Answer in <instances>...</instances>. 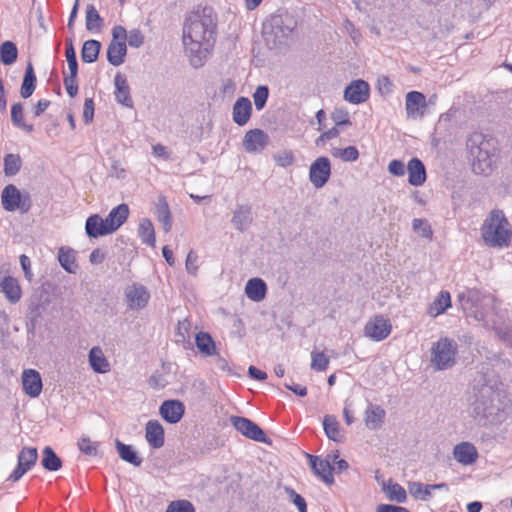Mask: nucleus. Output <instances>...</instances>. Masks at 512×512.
Instances as JSON below:
<instances>
[{
    "instance_id": "nucleus-1",
    "label": "nucleus",
    "mask_w": 512,
    "mask_h": 512,
    "mask_svg": "<svg viewBox=\"0 0 512 512\" xmlns=\"http://www.w3.org/2000/svg\"><path fill=\"white\" fill-rule=\"evenodd\" d=\"M216 18L211 8H204L201 15L197 14L186 19L183 29V44L190 64L200 68L205 64L216 41Z\"/></svg>"
},
{
    "instance_id": "nucleus-2",
    "label": "nucleus",
    "mask_w": 512,
    "mask_h": 512,
    "mask_svg": "<svg viewBox=\"0 0 512 512\" xmlns=\"http://www.w3.org/2000/svg\"><path fill=\"white\" fill-rule=\"evenodd\" d=\"M466 149L474 174L490 176L500 159V145L492 135L474 131L466 139Z\"/></svg>"
},
{
    "instance_id": "nucleus-3",
    "label": "nucleus",
    "mask_w": 512,
    "mask_h": 512,
    "mask_svg": "<svg viewBox=\"0 0 512 512\" xmlns=\"http://www.w3.org/2000/svg\"><path fill=\"white\" fill-rule=\"evenodd\" d=\"M481 237L489 247H508L512 241L511 225L504 212L500 209L492 210L480 228Z\"/></svg>"
},
{
    "instance_id": "nucleus-4",
    "label": "nucleus",
    "mask_w": 512,
    "mask_h": 512,
    "mask_svg": "<svg viewBox=\"0 0 512 512\" xmlns=\"http://www.w3.org/2000/svg\"><path fill=\"white\" fill-rule=\"evenodd\" d=\"M297 27V21L289 13L273 14L263 23V36L270 48L285 44Z\"/></svg>"
},
{
    "instance_id": "nucleus-5",
    "label": "nucleus",
    "mask_w": 512,
    "mask_h": 512,
    "mask_svg": "<svg viewBox=\"0 0 512 512\" xmlns=\"http://www.w3.org/2000/svg\"><path fill=\"white\" fill-rule=\"evenodd\" d=\"M458 344L454 339L441 337L431 348V363L438 371L452 368L456 364Z\"/></svg>"
},
{
    "instance_id": "nucleus-6",
    "label": "nucleus",
    "mask_w": 512,
    "mask_h": 512,
    "mask_svg": "<svg viewBox=\"0 0 512 512\" xmlns=\"http://www.w3.org/2000/svg\"><path fill=\"white\" fill-rule=\"evenodd\" d=\"M230 423L239 433L248 439L259 443H271L265 431L249 418L232 415L230 417Z\"/></svg>"
},
{
    "instance_id": "nucleus-7",
    "label": "nucleus",
    "mask_w": 512,
    "mask_h": 512,
    "mask_svg": "<svg viewBox=\"0 0 512 512\" xmlns=\"http://www.w3.org/2000/svg\"><path fill=\"white\" fill-rule=\"evenodd\" d=\"M331 176V162L328 157L316 158L309 168V181L316 188L320 189L326 185Z\"/></svg>"
},
{
    "instance_id": "nucleus-8",
    "label": "nucleus",
    "mask_w": 512,
    "mask_h": 512,
    "mask_svg": "<svg viewBox=\"0 0 512 512\" xmlns=\"http://www.w3.org/2000/svg\"><path fill=\"white\" fill-rule=\"evenodd\" d=\"M391 330L392 326L390 321L382 315H376L366 323L364 334L371 340L380 342L389 336Z\"/></svg>"
},
{
    "instance_id": "nucleus-9",
    "label": "nucleus",
    "mask_w": 512,
    "mask_h": 512,
    "mask_svg": "<svg viewBox=\"0 0 512 512\" xmlns=\"http://www.w3.org/2000/svg\"><path fill=\"white\" fill-rule=\"evenodd\" d=\"M125 299L129 309L141 310L145 308L150 300V292L139 283H133L125 289Z\"/></svg>"
},
{
    "instance_id": "nucleus-10",
    "label": "nucleus",
    "mask_w": 512,
    "mask_h": 512,
    "mask_svg": "<svg viewBox=\"0 0 512 512\" xmlns=\"http://www.w3.org/2000/svg\"><path fill=\"white\" fill-rule=\"evenodd\" d=\"M242 144L246 152L260 153L269 144V136L262 129H251L245 133Z\"/></svg>"
},
{
    "instance_id": "nucleus-11",
    "label": "nucleus",
    "mask_w": 512,
    "mask_h": 512,
    "mask_svg": "<svg viewBox=\"0 0 512 512\" xmlns=\"http://www.w3.org/2000/svg\"><path fill=\"white\" fill-rule=\"evenodd\" d=\"M369 84L362 79L353 80L344 90V99L351 104H361L368 100Z\"/></svg>"
},
{
    "instance_id": "nucleus-12",
    "label": "nucleus",
    "mask_w": 512,
    "mask_h": 512,
    "mask_svg": "<svg viewBox=\"0 0 512 512\" xmlns=\"http://www.w3.org/2000/svg\"><path fill=\"white\" fill-rule=\"evenodd\" d=\"M309 465L313 473L319 477L324 483L332 485L334 483L333 470L334 467L331 465L329 459H323L319 456H315L307 453Z\"/></svg>"
},
{
    "instance_id": "nucleus-13",
    "label": "nucleus",
    "mask_w": 512,
    "mask_h": 512,
    "mask_svg": "<svg viewBox=\"0 0 512 512\" xmlns=\"http://www.w3.org/2000/svg\"><path fill=\"white\" fill-rule=\"evenodd\" d=\"M185 413L184 404L176 399L165 400L159 407V414L169 424L178 423Z\"/></svg>"
},
{
    "instance_id": "nucleus-14",
    "label": "nucleus",
    "mask_w": 512,
    "mask_h": 512,
    "mask_svg": "<svg viewBox=\"0 0 512 512\" xmlns=\"http://www.w3.org/2000/svg\"><path fill=\"white\" fill-rule=\"evenodd\" d=\"M409 492L416 499L420 501H429L432 499L433 490L449 491V485L445 482L436 484H423L421 482L409 483Z\"/></svg>"
},
{
    "instance_id": "nucleus-15",
    "label": "nucleus",
    "mask_w": 512,
    "mask_h": 512,
    "mask_svg": "<svg viewBox=\"0 0 512 512\" xmlns=\"http://www.w3.org/2000/svg\"><path fill=\"white\" fill-rule=\"evenodd\" d=\"M453 458L461 465L469 466L478 459V450L475 445L468 441H462L453 448Z\"/></svg>"
},
{
    "instance_id": "nucleus-16",
    "label": "nucleus",
    "mask_w": 512,
    "mask_h": 512,
    "mask_svg": "<svg viewBox=\"0 0 512 512\" xmlns=\"http://www.w3.org/2000/svg\"><path fill=\"white\" fill-rule=\"evenodd\" d=\"M22 386L25 394L32 398L38 397L43 389L40 373L35 369H25L22 373Z\"/></svg>"
},
{
    "instance_id": "nucleus-17",
    "label": "nucleus",
    "mask_w": 512,
    "mask_h": 512,
    "mask_svg": "<svg viewBox=\"0 0 512 512\" xmlns=\"http://www.w3.org/2000/svg\"><path fill=\"white\" fill-rule=\"evenodd\" d=\"M85 232L89 238H98L109 235L114 231L99 214L90 215L85 222Z\"/></svg>"
},
{
    "instance_id": "nucleus-18",
    "label": "nucleus",
    "mask_w": 512,
    "mask_h": 512,
    "mask_svg": "<svg viewBox=\"0 0 512 512\" xmlns=\"http://www.w3.org/2000/svg\"><path fill=\"white\" fill-rule=\"evenodd\" d=\"M145 439L153 449L161 448L165 443V432L158 420H149L145 425Z\"/></svg>"
},
{
    "instance_id": "nucleus-19",
    "label": "nucleus",
    "mask_w": 512,
    "mask_h": 512,
    "mask_svg": "<svg viewBox=\"0 0 512 512\" xmlns=\"http://www.w3.org/2000/svg\"><path fill=\"white\" fill-rule=\"evenodd\" d=\"M253 222L252 208L247 204H237L233 211L231 223L239 232L246 231Z\"/></svg>"
},
{
    "instance_id": "nucleus-20",
    "label": "nucleus",
    "mask_w": 512,
    "mask_h": 512,
    "mask_svg": "<svg viewBox=\"0 0 512 512\" xmlns=\"http://www.w3.org/2000/svg\"><path fill=\"white\" fill-rule=\"evenodd\" d=\"M252 115V103L247 97H239L232 109V119L238 126L248 123Z\"/></svg>"
},
{
    "instance_id": "nucleus-21",
    "label": "nucleus",
    "mask_w": 512,
    "mask_h": 512,
    "mask_svg": "<svg viewBox=\"0 0 512 512\" xmlns=\"http://www.w3.org/2000/svg\"><path fill=\"white\" fill-rule=\"evenodd\" d=\"M406 171L408 172V183L412 186H421L427 178L424 163L417 157L408 161Z\"/></svg>"
},
{
    "instance_id": "nucleus-22",
    "label": "nucleus",
    "mask_w": 512,
    "mask_h": 512,
    "mask_svg": "<svg viewBox=\"0 0 512 512\" xmlns=\"http://www.w3.org/2000/svg\"><path fill=\"white\" fill-rule=\"evenodd\" d=\"M114 85L115 100L125 107L132 108L133 100L130 95V87L126 77L121 73H117L114 77Z\"/></svg>"
},
{
    "instance_id": "nucleus-23",
    "label": "nucleus",
    "mask_w": 512,
    "mask_h": 512,
    "mask_svg": "<svg viewBox=\"0 0 512 512\" xmlns=\"http://www.w3.org/2000/svg\"><path fill=\"white\" fill-rule=\"evenodd\" d=\"M385 416L386 412L380 405L369 403L365 410V425L370 430H378L382 427Z\"/></svg>"
},
{
    "instance_id": "nucleus-24",
    "label": "nucleus",
    "mask_w": 512,
    "mask_h": 512,
    "mask_svg": "<svg viewBox=\"0 0 512 512\" xmlns=\"http://www.w3.org/2000/svg\"><path fill=\"white\" fill-rule=\"evenodd\" d=\"M88 361L91 369L98 374H105L110 371V363L99 346H94L88 353Z\"/></svg>"
},
{
    "instance_id": "nucleus-25",
    "label": "nucleus",
    "mask_w": 512,
    "mask_h": 512,
    "mask_svg": "<svg viewBox=\"0 0 512 512\" xmlns=\"http://www.w3.org/2000/svg\"><path fill=\"white\" fill-rule=\"evenodd\" d=\"M1 291L11 304L19 302L22 296V290L18 280L12 276H5L0 283Z\"/></svg>"
},
{
    "instance_id": "nucleus-26",
    "label": "nucleus",
    "mask_w": 512,
    "mask_h": 512,
    "mask_svg": "<svg viewBox=\"0 0 512 512\" xmlns=\"http://www.w3.org/2000/svg\"><path fill=\"white\" fill-rule=\"evenodd\" d=\"M406 113L408 117L415 118L418 115H423L420 109L426 107L425 96L418 91H410L406 94Z\"/></svg>"
},
{
    "instance_id": "nucleus-27",
    "label": "nucleus",
    "mask_w": 512,
    "mask_h": 512,
    "mask_svg": "<svg viewBox=\"0 0 512 512\" xmlns=\"http://www.w3.org/2000/svg\"><path fill=\"white\" fill-rule=\"evenodd\" d=\"M1 199L6 211L12 212L21 207V193L13 184H9L3 189Z\"/></svg>"
},
{
    "instance_id": "nucleus-28",
    "label": "nucleus",
    "mask_w": 512,
    "mask_h": 512,
    "mask_svg": "<svg viewBox=\"0 0 512 512\" xmlns=\"http://www.w3.org/2000/svg\"><path fill=\"white\" fill-rule=\"evenodd\" d=\"M245 293L250 300L259 302L266 296L267 285L261 278H251L245 285Z\"/></svg>"
},
{
    "instance_id": "nucleus-29",
    "label": "nucleus",
    "mask_w": 512,
    "mask_h": 512,
    "mask_svg": "<svg viewBox=\"0 0 512 512\" xmlns=\"http://www.w3.org/2000/svg\"><path fill=\"white\" fill-rule=\"evenodd\" d=\"M155 216L157 220L162 224L163 230L167 233L172 228V215L164 195L158 197V203L155 208Z\"/></svg>"
},
{
    "instance_id": "nucleus-30",
    "label": "nucleus",
    "mask_w": 512,
    "mask_h": 512,
    "mask_svg": "<svg viewBox=\"0 0 512 512\" xmlns=\"http://www.w3.org/2000/svg\"><path fill=\"white\" fill-rule=\"evenodd\" d=\"M127 54L126 42L111 41L107 47V60L112 66H120Z\"/></svg>"
},
{
    "instance_id": "nucleus-31",
    "label": "nucleus",
    "mask_w": 512,
    "mask_h": 512,
    "mask_svg": "<svg viewBox=\"0 0 512 512\" xmlns=\"http://www.w3.org/2000/svg\"><path fill=\"white\" fill-rule=\"evenodd\" d=\"M115 447H116L119 457L123 461H125L135 467H139L142 464V461H143L142 458L139 456L138 452L134 449V447L132 445L125 444V443L121 442L119 439H116Z\"/></svg>"
},
{
    "instance_id": "nucleus-32",
    "label": "nucleus",
    "mask_w": 512,
    "mask_h": 512,
    "mask_svg": "<svg viewBox=\"0 0 512 512\" xmlns=\"http://www.w3.org/2000/svg\"><path fill=\"white\" fill-rule=\"evenodd\" d=\"M129 216V207L125 203H121L114 207L107 215L106 222L115 232L120 226H122Z\"/></svg>"
},
{
    "instance_id": "nucleus-33",
    "label": "nucleus",
    "mask_w": 512,
    "mask_h": 512,
    "mask_svg": "<svg viewBox=\"0 0 512 512\" xmlns=\"http://www.w3.org/2000/svg\"><path fill=\"white\" fill-rule=\"evenodd\" d=\"M452 305L451 296L448 291L442 290L439 292L436 299L429 305L427 313L431 317H437L444 313Z\"/></svg>"
},
{
    "instance_id": "nucleus-34",
    "label": "nucleus",
    "mask_w": 512,
    "mask_h": 512,
    "mask_svg": "<svg viewBox=\"0 0 512 512\" xmlns=\"http://www.w3.org/2000/svg\"><path fill=\"white\" fill-rule=\"evenodd\" d=\"M195 343L199 352L204 356H214L217 354L215 341L209 333L198 332L195 336Z\"/></svg>"
},
{
    "instance_id": "nucleus-35",
    "label": "nucleus",
    "mask_w": 512,
    "mask_h": 512,
    "mask_svg": "<svg viewBox=\"0 0 512 512\" xmlns=\"http://www.w3.org/2000/svg\"><path fill=\"white\" fill-rule=\"evenodd\" d=\"M37 78L34 72V68L31 62H29L26 66L22 85L20 88V95L27 99L34 93L36 89Z\"/></svg>"
},
{
    "instance_id": "nucleus-36",
    "label": "nucleus",
    "mask_w": 512,
    "mask_h": 512,
    "mask_svg": "<svg viewBox=\"0 0 512 512\" xmlns=\"http://www.w3.org/2000/svg\"><path fill=\"white\" fill-rule=\"evenodd\" d=\"M41 465L47 471L56 472L62 468V460L52 447L45 446L42 451Z\"/></svg>"
},
{
    "instance_id": "nucleus-37",
    "label": "nucleus",
    "mask_w": 512,
    "mask_h": 512,
    "mask_svg": "<svg viewBox=\"0 0 512 512\" xmlns=\"http://www.w3.org/2000/svg\"><path fill=\"white\" fill-rule=\"evenodd\" d=\"M85 26L86 29L92 33H99L104 26V19L100 16L93 4H88L86 7Z\"/></svg>"
},
{
    "instance_id": "nucleus-38",
    "label": "nucleus",
    "mask_w": 512,
    "mask_h": 512,
    "mask_svg": "<svg viewBox=\"0 0 512 512\" xmlns=\"http://www.w3.org/2000/svg\"><path fill=\"white\" fill-rule=\"evenodd\" d=\"M323 429L329 440L341 442L343 436L340 431V424L334 415H325L323 418Z\"/></svg>"
},
{
    "instance_id": "nucleus-39",
    "label": "nucleus",
    "mask_w": 512,
    "mask_h": 512,
    "mask_svg": "<svg viewBox=\"0 0 512 512\" xmlns=\"http://www.w3.org/2000/svg\"><path fill=\"white\" fill-rule=\"evenodd\" d=\"M11 122L16 128L26 133L34 131V125L26 123L24 120L23 105L20 102L14 103L11 106Z\"/></svg>"
},
{
    "instance_id": "nucleus-40",
    "label": "nucleus",
    "mask_w": 512,
    "mask_h": 512,
    "mask_svg": "<svg viewBox=\"0 0 512 512\" xmlns=\"http://www.w3.org/2000/svg\"><path fill=\"white\" fill-rule=\"evenodd\" d=\"M383 490L390 501L404 503L407 500L406 490L399 483L393 482L392 479L384 483Z\"/></svg>"
},
{
    "instance_id": "nucleus-41",
    "label": "nucleus",
    "mask_w": 512,
    "mask_h": 512,
    "mask_svg": "<svg viewBox=\"0 0 512 512\" xmlns=\"http://www.w3.org/2000/svg\"><path fill=\"white\" fill-rule=\"evenodd\" d=\"M101 49V43L98 40L90 39L83 43L81 50V59L85 63H94L97 61Z\"/></svg>"
},
{
    "instance_id": "nucleus-42",
    "label": "nucleus",
    "mask_w": 512,
    "mask_h": 512,
    "mask_svg": "<svg viewBox=\"0 0 512 512\" xmlns=\"http://www.w3.org/2000/svg\"><path fill=\"white\" fill-rule=\"evenodd\" d=\"M139 237L143 244L155 247L156 238L153 223L148 218H143L139 223Z\"/></svg>"
},
{
    "instance_id": "nucleus-43",
    "label": "nucleus",
    "mask_w": 512,
    "mask_h": 512,
    "mask_svg": "<svg viewBox=\"0 0 512 512\" xmlns=\"http://www.w3.org/2000/svg\"><path fill=\"white\" fill-rule=\"evenodd\" d=\"M18 58V48L16 44L10 40L4 41L0 45V62L9 66L16 62Z\"/></svg>"
},
{
    "instance_id": "nucleus-44",
    "label": "nucleus",
    "mask_w": 512,
    "mask_h": 512,
    "mask_svg": "<svg viewBox=\"0 0 512 512\" xmlns=\"http://www.w3.org/2000/svg\"><path fill=\"white\" fill-rule=\"evenodd\" d=\"M38 459V451L35 447H23L17 457V463L25 467L27 471L31 470Z\"/></svg>"
},
{
    "instance_id": "nucleus-45",
    "label": "nucleus",
    "mask_w": 512,
    "mask_h": 512,
    "mask_svg": "<svg viewBox=\"0 0 512 512\" xmlns=\"http://www.w3.org/2000/svg\"><path fill=\"white\" fill-rule=\"evenodd\" d=\"M58 260L61 267L68 273H75L78 264L76 263V258L74 251L72 249H65L61 247L58 253Z\"/></svg>"
},
{
    "instance_id": "nucleus-46",
    "label": "nucleus",
    "mask_w": 512,
    "mask_h": 512,
    "mask_svg": "<svg viewBox=\"0 0 512 512\" xmlns=\"http://www.w3.org/2000/svg\"><path fill=\"white\" fill-rule=\"evenodd\" d=\"M22 165V160L19 154L8 153L4 157V173L6 176L16 175Z\"/></svg>"
},
{
    "instance_id": "nucleus-47",
    "label": "nucleus",
    "mask_w": 512,
    "mask_h": 512,
    "mask_svg": "<svg viewBox=\"0 0 512 512\" xmlns=\"http://www.w3.org/2000/svg\"><path fill=\"white\" fill-rule=\"evenodd\" d=\"M45 310L44 303L40 299H32L28 305L27 317L31 324L35 326Z\"/></svg>"
},
{
    "instance_id": "nucleus-48",
    "label": "nucleus",
    "mask_w": 512,
    "mask_h": 512,
    "mask_svg": "<svg viewBox=\"0 0 512 512\" xmlns=\"http://www.w3.org/2000/svg\"><path fill=\"white\" fill-rule=\"evenodd\" d=\"M269 88L266 85H259L253 93L254 105L257 111H261L268 100Z\"/></svg>"
},
{
    "instance_id": "nucleus-49",
    "label": "nucleus",
    "mask_w": 512,
    "mask_h": 512,
    "mask_svg": "<svg viewBox=\"0 0 512 512\" xmlns=\"http://www.w3.org/2000/svg\"><path fill=\"white\" fill-rule=\"evenodd\" d=\"M65 57L69 72H78V61L72 39L66 40Z\"/></svg>"
},
{
    "instance_id": "nucleus-50",
    "label": "nucleus",
    "mask_w": 512,
    "mask_h": 512,
    "mask_svg": "<svg viewBox=\"0 0 512 512\" xmlns=\"http://www.w3.org/2000/svg\"><path fill=\"white\" fill-rule=\"evenodd\" d=\"M165 512H196L194 505L187 499L171 501Z\"/></svg>"
},
{
    "instance_id": "nucleus-51",
    "label": "nucleus",
    "mask_w": 512,
    "mask_h": 512,
    "mask_svg": "<svg viewBox=\"0 0 512 512\" xmlns=\"http://www.w3.org/2000/svg\"><path fill=\"white\" fill-rule=\"evenodd\" d=\"M333 155L344 162H354L359 158V151L355 146H348L343 149H336Z\"/></svg>"
},
{
    "instance_id": "nucleus-52",
    "label": "nucleus",
    "mask_w": 512,
    "mask_h": 512,
    "mask_svg": "<svg viewBox=\"0 0 512 512\" xmlns=\"http://www.w3.org/2000/svg\"><path fill=\"white\" fill-rule=\"evenodd\" d=\"M413 230L418 232L423 238L431 239L433 231L431 225L426 219L415 218L412 222Z\"/></svg>"
},
{
    "instance_id": "nucleus-53",
    "label": "nucleus",
    "mask_w": 512,
    "mask_h": 512,
    "mask_svg": "<svg viewBox=\"0 0 512 512\" xmlns=\"http://www.w3.org/2000/svg\"><path fill=\"white\" fill-rule=\"evenodd\" d=\"M331 119L335 123L334 127L340 126H351L352 122L350 120L349 112L344 108H336L331 113Z\"/></svg>"
},
{
    "instance_id": "nucleus-54",
    "label": "nucleus",
    "mask_w": 512,
    "mask_h": 512,
    "mask_svg": "<svg viewBox=\"0 0 512 512\" xmlns=\"http://www.w3.org/2000/svg\"><path fill=\"white\" fill-rule=\"evenodd\" d=\"M98 443L90 440L89 437H82L78 441L79 450L87 456H97L98 454Z\"/></svg>"
},
{
    "instance_id": "nucleus-55",
    "label": "nucleus",
    "mask_w": 512,
    "mask_h": 512,
    "mask_svg": "<svg viewBox=\"0 0 512 512\" xmlns=\"http://www.w3.org/2000/svg\"><path fill=\"white\" fill-rule=\"evenodd\" d=\"M285 492L288 495L289 500L297 507L299 512H308L307 503L303 496L291 487H285Z\"/></svg>"
},
{
    "instance_id": "nucleus-56",
    "label": "nucleus",
    "mask_w": 512,
    "mask_h": 512,
    "mask_svg": "<svg viewBox=\"0 0 512 512\" xmlns=\"http://www.w3.org/2000/svg\"><path fill=\"white\" fill-rule=\"evenodd\" d=\"M329 358L323 352H313L311 368L314 371L322 372L328 368Z\"/></svg>"
},
{
    "instance_id": "nucleus-57",
    "label": "nucleus",
    "mask_w": 512,
    "mask_h": 512,
    "mask_svg": "<svg viewBox=\"0 0 512 512\" xmlns=\"http://www.w3.org/2000/svg\"><path fill=\"white\" fill-rule=\"evenodd\" d=\"M274 161L279 167H289L295 162L294 153L291 150H284L281 153L274 155Z\"/></svg>"
},
{
    "instance_id": "nucleus-58",
    "label": "nucleus",
    "mask_w": 512,
    "mask_h": 512,
    "mask_svg": "<svg viewBox=\"0 0 512 512\" xmlns=\"http://www.w3.org/2000/svg\"><path fill=\"white\" fill-rule=\"evenodd\" d=\"M126 40L130 47L139 48L144 43V35L139 29H132L127 33Z\"/></svg>"
},
{
    "instance_id": "nucleus-59",
    "label": "nucleus",
    "mask_w": 512,
    "mask_h": 512,
    "mask_svg": "<svg viewBox=\"0 0 512 512\" xmlns=\"http://www.w3.org/2000/svg\"><path fill=\"white\" fill-rule=\"evenodd\" d=\"M377 89L382 96L392 93L393 83L388 76H381L377 80Z\"/></svg>"
},
{
    "instance_id": "nucleus-60",
    "label": "nucleus",
    "mask_w": 512,
    "mask_h": 512,
    "mask_svg": "<svg viewBox=\"0 0 512 512\" xmlns=\"http://www.w3.org/2000/svg\"><path fill=\"white\" fill-rule=\"evenodd\" d=\"M388 171L393 176L402 177L406 173V166L403 161L398 160V159H393L388 164Z\"/></svg>"
},
{
    "instance_id": "nucleus-61",
    "label": "nucleus",
    "mask_w": 512,
    "mask_h": 512,
    "mask_svg": "<svg viewBox=\"0 0 512 512\" xmlns=\"http://www.w3.org/2000/svg\"><path fill=\"white\" fill-rule=\"evenodd\" d=\"M197 262H198V255L193 250H190L187 255L186 263H185V267H186L188 274L193 275V276H195L197 274V271H198Z\"/></svg>"
},
{
    "instance_id": "nucleus-62",
    "label": "nucleus",
    "mask_w": 512,
    "mask_h": 512,
    "mask_svg": "<svg viewBox=\"0 0 512 512\" xmlns=\"http://www.w3.org/2000/svg\"><path fill=\"white\" fill-rule=\"evenodd\" d=\"M94 101L92 98H86L83 107V121L85 124H89L94 118Z\"/></svg>"
},
{
    "instance_id": "nucleus-63",
    "label": "nucleus",
    "mask_w": 512,
    "mask_h": 512,
    "mask_svg": "<svg viewBox=\"0 0 512 512\" xmlns=\"http://www.w3.org/2000/svg\"><path fill=\"white\" fill-rule=\"evenodd\" d=\"M340 135V131L337 127H332L327 131H324L315 141L317 146L324 145L327 141L337 138Z\"/></svg>"
},
{
    "instance_id": "nucleus-64",
    "label": "nucleus",
    "mask_w": 512,
    "mask_h": 512,
    "mask_svg": "<svg viewBox=\"0 0 512 512\" xmlns=\"http://www.w3.org/2000/svg\"><path fill=\"white\" fill-rule=\"evenodd\" d=\"M376 512H410L406 507L393 504H379Z\"/></svg>"
}]
</instances>
